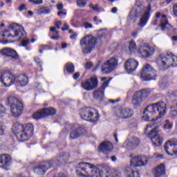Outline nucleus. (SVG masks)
Returning a JSON list of instances; mask_svg holds the SVG:
<instances>
[{"mask_svg":"<svg viewBox=\"0 0 177 177\" xmlns=\"http://www.w3.org/2000/svg\"><path fill=\"white\" fill-rule=\"evenodd\" d=\"M76 174L80 177H111L109 171H103L97 167L89 163L82 162L76 166Z\"/></svg>","mask_w":177,"mask_h":177,"instance_id":"f257e3e1","label":"nucleus"},{"mask_svg":"<svg viewBox=\"0 0 177 177\" xmlns=\"http://www.w3.org/2000/svg\"><path fill=\"white\" fill-rule=\"evenodd\" d=\"M167 113V106L165 102H160L156 104H152L146 107L144 111V121H157L158 118H161Z\"/></svg>","mask_w":177,"mask_h":177,"instance_id":"f03ea898","label":"nucleus"},{"mask_svg":"<svg viewBox=\"0 0 177 177\" xmlns=\"http://www.w3.org/2000/svg\"><path fill=\"white\" fill-rule=\"evenodd\" d=\"M2 37L10 38H16L17 41H21L22 46H27L30 40L26 39L27 33L24 31V28L21 26H18L17 24H11L9 26V29L6 30L1 35Z\"/></svg>","mask_w":177,"mask_h":177,"instance_id":"7ed1b4c3","label":"nucleus"},{"mask_svg":"<svg viewBox=\"0 0 177 177\" xmlns=\"http://www.w3.org/2000/svg\"><path fill=\"white\" fill-rule=\"evenodd\" d=\"M12 131L18 140L26 142L34 135V125L30 123L23 125L19 122H15L12 126Z\"/></svg>","mask_w":177,"mask_h":177,"instance_id":"20e7f679","label":"nucleus"},{"mask_svg":"<svg viewBox=\"0 0 177 177\" xmlns=\"http://www.w3.org/2000/svg\"><path fill=\"white\" fill-rule=\"evenodd\" d=\"M133 8L141 12V13H142L140 18V23L138 24V26L140 27H145V26L147 24L149 19H150L151 4L149 3L148 5V7H145V6H143V1L140 0H137Z\"/></svg>","mask_w":177,"mask_h":177,"instance_id":"39448f33","label":"nucleus"},{"mask_svg":"<svg viewBox=\"0 0 177 177\" xmlns=\"http://www.w3.org/2000/svg\"><path fill=\"white\" fill-rule=\"evenodd\" d=\"M6 104L10 107L12 117H20L23 113V102L15 96H9L6 100Z\"/></svg>","mask_w":177,"mask_h":177,"instance_id":"423d86ee","label":"nucleus"},{"mask_svg":"<svg viewBox=\"0 0 177 177\" xmlns=\"http://www.w3.org/2000/svg\"><path fill=\"white\" fill-rule=\"evenodd\" d=\"M156 63L158 66H162L165 68L177 67V55L172 54V53L160 55L158 57Z\"/></svg>","mask_w":177,"mask_h":177,"instance_id":"0eeeda50","label":"nucleus"},{"mask_svg":"<svg viewBox=\"0 0 177 177\" xmlns=\"http://www.w3.org/2000/svg\"><path fill=\"white\" fill-rule=\"evenodd\" d=\"M96 37L92 35H87L80 39V44L82 46V53L89 55L96 46Z\"/></svg>","mask_w":177,"mask_h":177,"instance_id":"6e6552de","label":"nucleus"},{"mask_svg":"<svg viewBox=\"0 0 177 177\" xmlns=\"http://www.w3.org/2000/svg\"><path fill=\"white\" fill-rule=\"evenodd\" d=\"M80 117L82 120L85 121H89V122H93V124H96L100 118L99 115V111L95 108L86 107L83 108L80 111Z\"/></svg>","mask_w":177,"mask_h":177,"instance_id":"1a4fd4ad","label":"nucleus"},{"mask_svg":"<svg viewBox=\"0 0 177 177\" xmlns=\"http://www.w3.org/2000/svg\"><path fill=\"white\" fill-rule=\"evenodd\" d=\"M149 128H153L149 133H148V137L151 139L153 145L157 146L158 147L162 145L163 139L161 136H160V124H151V123L147 125L145 131H147Z\"/></svg>","mask_w":177,"mask_h":177,"instance_id":"9d476101","label":"nucleus"},{"mask_svg":"<svg viewBox=\"0 0 177 177\" xmlns=\"http://www.w3.org/2000/svg\"><path fill=\"white\" fill-rule=\"evenodd\" d=\"M156 19L153 22H152L153 26H157L158 19L160 21V27L162 31H168L169 34H176V28H174L172 25L169 24L168 22V19H167V15H162L161 16V13L158 12L156 16Z\"/></svg>","mask_w":177,"mask_h":177,"instance_id":"9b49d317","label":"nucleus"},{"mask_svg":"<svg viewBox=\"0 0 177 177\" xmlns=\"http://www.w3.org/2000/svg\"><path fill=\"white\" fill-rule=\"evenodd\" d=\"M157 72L151 67V65L146 64L141 71L140 78L142 81L156 80Z\"/></svg>","mask_w":177,"mask_h":177,"instance_id":"f8f14e48","label":"nucleus"},{"mask_svg":"<svg viewBox=\"0 0 177 177\" xmlns=\"http://www.w3.org/2000/svg\"><path fill=\"white\" fill-rule=\"evenodd\" d=\"M134 114L133 109L128 107L120 108L116 110L115 113V117L120 120H128L133 117Z\"/></svg>","mask_w":177,"mask_h":177,"instance_id":"ddd939ff","label":"nucleus"},{"mask_svg":"<svg viewBox=\"0 0 177 177\" xmlns=\"http://www.w3.org/2000/svg\"><path fill=\"white\" fill-rule=\"evenodd\" d=\"M164 149L168 156H177V140L173 138L167 140L164 145Z\"/></svg>","mask_w":177,"mask_h":177,"instance_id":"4468645a","label":"nucleus"},{"mask_svg":"<svg viewBox=\"0 0 177 177\" xmlns=\"http://www.w3.org/2000/svg\"><path fill=\"white\" fill-rule=\"evenodd\" d=\"M156 52L153 47L150 46L149 44L140 45L138 50V53L140 57L147 58L153 56Z\"/></svg>","mask_w":177,"mask_h":177,"instance_id":"2eb2a0df","label":"nucleus"},{"mask_svg":"<svg viewBox=\"0 0 177 177\" xmlns=\"http://www.w3.org/2000/svg\"><path fill=\"white\" fill-rule=\"evenodd\" d=\"M98 85L97 78L95 77H91L90 79H87L81 83L82 88L87 92L96 89Z\"/></svg>","mask_w":177,"mask_h":177,"instance_id":"dca6fc26","label":"nucleus"},{"mask_svg":"<svg viewBox=\"0 0 177 177\" xmlns=\"http://www.w3.org/2000/svg\"><path fill=\"white\" fill-rule=\"evenodd\" d=\"M118 66V59L115 57H111L107 60L102 68V72L103 74H109L113 71L115 67Z\"/></svg>","mask_w":177,"mask_h":177,"instance_id":"f3484780","label":"nucleus"},{"mask_svg":"<svg viewBox=\"0 0 177 177\" xmlns=\"http://www.w3.org/2000/svg\"><path fill=\"white\" fill-rule=\"evenodd\" d=\"M66 129H71L70 133L71 139H77L79 136H81L84 133V129L80 125L75 124L73 125L66 124L65 126Z\"/></svg>","mask_w":177,"mask_h":177,"instance_id":"a211bd4d","label":"nucleus"},{"mask_svg":"<svg viewBox=\"0 0 177 177\" xmlns=\"http://www.w3.org/2000/svg\"><path fill=\"white\" fill-rule=\"evenodd\" d=\"M55 164L52 160H47L41 162L39 165L33 169V172L38 175H44L48 169L53 167Z\"/></svg>","mask_w":177,"mask_h":177,"instance_id":"6ab92c4d","label":"nucleus"},{"mask_svg":"<svg viewBox=\"0 0 177 177\" xmlns=\"http://www.w3.org/2000/svg\"><path fill=\"white\" fill-rule=\"evenodd\" d=\"M12 156L9 154H1L0 155V168L9 171L12 166Z\"/></svg>","mask_w":177,"mask_h":177,"instance_id":"aec40b11","label":"nucleus"},{"mask_svg":"<svg viewBox=\"0 0 177 177\" xmlns=\"http://www.w3.org/2000/svg\"><path fill=\"white\" fill-rule=\"evenodd\" d=\"M15 75L13 73L9 71H4L2 73L1 83L3 84L4 86H12L15 84Z\"/></svg>","mask_w":177,"mask_h":177,"instance_id":"412c9836","label":"nucleus"},{"mask_svg":"<svg viewBox=\"0 0 177 177\" xmlns=\"http://www.w3.org/2000/svg\"><path fill=\"white\" fill-rule=\"evenodd\" d=\"M147 158L145 156H134L130 160V167H145L147 164Z\"/></svg>","mask_w":177,"mask_h":177,"instance_id":"4be33fe9","label":"nucleus"},{"mask_svg":"<svg viewBox=\"0 0 177 177\" xmlns=\"http://www.w3.org/2000/svg\"><path fill=\"white\" fill-rule=\"evenodd\" d=\"M124 70L128 73V74H132L133 71H136L138 66H139V62L133 59H129L124 62Z\"/></svg>","mask_w":177,"mask_h":177,"instance_id":"5701e85b","label":"nucleus"},{"mask_svg":"<svg viewBox=\"0 0 177 177\" xmlns=\"http://www.w3.org/2000/svg\"><path fill=\"white\" fill-rule=\"evenodd\" d=\"M140 143V140L136 137H133L126 141L124 144V147L128 149V150H133L139 146Z\"/></svg>","mask_w":177,"mask_h":177,"instance_id":"b1692460","label":"nucleus"},{"mask_svg":"<svg viewBox=\"0 0 177 177\" xmlns=\"http://www.w3.org/2000/svg\"><path fill=\"white\" fill-rule=\"evenodd\" d=\"M0 53L3 56H7V57H11L12 59H15V60H17L19 59V54L16 50L9 48H5L1 50Z\"/></svg>","mask_w":177,"mask_h":177,"instance_id":"393cba45","label":"nucleus"},{"mask_svg":"<svg viewBox=\"0 0 177 177\" xmlns=\"http://www.w3.org/2000/svg\"><path fill=\"white\" fill-rule=\"evenodd\" d=\"M15 82L21 86H26L28 84V77L26 75H15Z\"/></svg>","mask_w":177,"mask_h":177,"instance_id":"a878e982","label":"nucleus"},{"mask_svg":"<svg viewBox=\"0 0 177 177\" xmlns=\"http://www.w3.org/2000/svg\"><path fill=\"white\" fill-rule=\"evenodd\" d=\"M70 158V154L68 153L62 152L59 156L57 157V161L55 159H53L52 161L54 164L53 167H56L59 162H63V161H67Z\"/></svg>","mask_w":177,"mask_h":177,"instance_id":"bb28decb","label":"nucleus"},{"mask_svg":"<svg viewBox=\"0 0 177 177\" xmlns=\"http://www.w3.org/2000/svg\"><path fill=\"white\" fill-rule=\"evenodd\" d=\"M113 149H114V147L110 141H105L101 143L99 147L100 151H102V153H109V151H111Z\"/></svg>","mask_w":177,"mask_h":177,"instance_id":"cd10ccee","label":"nucleus"},{"mask_svg":"<svg viewBox=\"0 0 177 177\" xmlns=\"http://www.w3.org/2000/svg\"><path fill=\"white\" fill-rule=\"evenodd\" d=\"M154 177H165V165L160 164L153 171Z\"/></svg>","mask_w":177,"mask_h":177,"instance_id":"c85d7f7f","label":"nucleus"},{"mask_svg":"<svg viewBox=\"0 0 177 177\" xmlns=\"http://www.w3.org/2000/svg\"><path fill=\"white\" fill-rule=\"evenodd\" d=\"M140 93H138V91L135 93L134 95L133 96V99L131 101V103L135 107H138L140 106L142 104V102H143V98L142 95H140Z\"/></svg>","mask_w":177,"mask_h":177,"instance_id":"c756f323","label":"nucleus"},{"mask_svg":"<svg viewBox=\"0 0 177 177\" xmlns=\"http://www.w3.org/2000/svg\"><path fill=\"white\" fill-rule=\"evenodd\" d=\"M93 97L96 100H103V97H104V90L100 88L97 90L94 91Z\"/></svg>","mask_w":177,"mask_h":177,"instance_id":"7c9ffc66","label":"nucleus"},{"mask_svg":"<svg viewBox=\"0 0 177 177\" xmlns=\"http://www.w3.org/2000/svg\"><path fill=\"white\" fill-rule=\"evenodd\" d=\"M125 172H126L127 177H140V174H139V171H135L131 169V167L126 168Z\"/></svg>","mask_w":177,"mask_h":177,"instance_id":"2f4dec72","label":"nucleus"},{"mask_svg":"<svg viewBox=\"0 0 177 177\" xmlns=\"http://www.w3.org/2000/svg\"><path fill=\"white\" fill-rule=\"evenodd\" d=\"M169 114L171 118H177V100L173 101Z\"/></svg>","mask_w":177,"mask_h":177,"instance_id":"473e14b6","label":"nucleus"},{"mask_svg":"<svg viewBox=\"0 0 177 177\" xmlns=\"http://www.w3.org/2000/svg\"><path fill=\"white\" fill-rule=\"evenodd\" d=\"M138 93H140V96L142 97V99L148 97L151 94V89L150 88H144L141 91H137Z\"/></svg>","mask_w":177,"mask_h":177,"instance_id":"72a5a7b5","label":"nucleus"},{"mask_svg":"<svg viewBox=\"0 0 177 177\" xmlns=\"http://www.w3.org/2000/svg\"><path fill=\"white\" fill-rule=\"evenodd\" d=\"M43 111L46 117L47 115H54V114H56V109L53 107L43 109Z\"/></svg>","mask_w":177,"mask_h":177,"instance_id":"f704fd0d","label":"nucleus"},{"mask_svg":"<svg viewBox=\"0 0 177 177\" xmlns=\"http://www.w3.org/2000/svg\"><path fill=\"white\" fill-rule=\"evenodd\" d=\"M44 117H46L45 113L44 112V109H41L33 113V118L35 120H40V118H44Z\"/></svg>","mask_w":177,"mask_h":177,"instance_id":"c9c22d12","label":"nucleus"},{"mask_svg":"<svg viewBox=\"0 0 177 177\" xmlns=\"http://www.w3.org/2000/svg\"><path fill=\"white\" fill-rule=\"evenodd\" d=\"M142 13L139 10H137L136 8H133L131 11L130 12L129 16L131 19H137V17H139V14Z\"/></svg>","mask_w":177,"mask_h":177,"instance_id":"e433bc0d","label":"nucleus"},{"mask_svg":"<svg viewBox=\"0 0 177 177\" xmlns=\"http://www.w3.org/2000/svg\"><path fill=\"white\" fill-rule=\"evenodd\" d=\"M65 68L67 71V73H74V64H73V63L71 62H68L65 65Z\"/></svg>","mask_w":177,"mask_h":177,"instance_id":"4c0bfd02","label":"nucleus"},{"mask_svg":"<svg viewBox=\"0 0 177 177\" xmlns=\"http://www.w3.org/2000/svg\"><path fill=\"white\" fill-rule=\"evenodd\" d=\"M174 127V123L171 122L169 120H166L165 124L163 126L164 129H172Z\"/></svg>","mask_w":177,"mask_h":177,"instance_id":"58836bf2","label":"nucleus"},{"mask_svg":"<svg viewBox=\"0 0 177 177\" xmlns=\"http://www.w3.org/2000/svg\"><path fill=\"white\" fill-rule=\"evenodd\" d=\"M129 49L130 52H135V50H136V43L133 41H129Z\"/></svg>","mask_w":177,"mask_h":177,"instance_id":"ea45409f","label":"nucleus"},{"mask_svg":"<svg viewBox=\"0 0 177 177\" xmlns=\"http://www.w3.org/2000/svg\"><path fill=\"white\" fill-rule=\"evenodd\" d=\"M159 85H160L161 89H165V88H167V78L162 79L160 81Z\"/></svg>","mask_w":177,"mask_h":177,"instance_id":"a19ab883","label":"nucleus"},{"mask_svg":"<svg viewBox=\"0 0 177 177\" xmlns=\"http://www.w3.org/2000/svg\"><path fill=\"white\" fill-rule=\"evenodd\" d=\"M76 3L79 8H85L86 6V1L85 0H77Z\"/></svg>","mask_w":177,"mask_h":177,"instance_id":"79ce46f5","label":"nucleus"},{"mask_svg":"<svg viewBox=\"0 0 177 177\" xmlns=\"http://www.w3.org/2000/svg\"><path fill=\"white\" fill-rule=\"evenodd\" d=\"M5 129H6V126L0 122V136H2L5 133Z\"/></svg>","mask_w":177,"mask_h":177,"instance_id":"37998d69","label":"nucleus"},{"mask_svg":"<svg viewBox=\"0 0 177 177\" xmlns=\"http://www.w3.org/2000/svg\"><path fill=\"white\" fill-rule=\"evenodd\" d=\"M67 15V11L66 10H63L62 11H59L57 12V16H60V19H64V16Z\"/></svg>","mask_w":177,"mask_h":177,"instance_id":"c03bdc74","label":"nucleus"},{"mask_svg":"<svg viewBox=\"0 0 177 177\" xmlns=\"http://www.w3.org/2000/svg\"><path fill=\"white\" fill-rule=\"evenodd\" d=\"M142 31V29L138 28L136 30H134L132 33L131 35L133 38H136L138 37V34H139Z\"/></svg>","mask_w":177,"mask_h":177,"instance_id":"a18cd8bd","label":"nucleus"},{"mask_svg":"<svg viewBox=\"0 0 177 177\" xmlns=\"http://www.w3.org/2000/svg\"><path fill=\"white\" fill-rule=\"evenodd\" d=\"M46 49H49L48 45H41L39 52V53H42V52H44V50H46Z\"/></svg>","mask_w":177,"mask_h":177,"instance_id":"49530a36","label":"nucleus"},{"mask_svg":"<svg viewBox=\"0 0 177 177\" xmlns=\"http://www.w3.org/2000/svg\"><path fill=\"white\" fill-rule=\"evenodd\" d=\"M91 9H93V10H95V12H100L99 10V5L96 4L95 6L93 3L90 4Z\"/></svg>","mask_w":177,"mask_h":177,"instance_id":"de8ad7c7","label":"nucleus"},{"mask_svg":"<svg viewBox=\"0 0 177 177\" xmlns=\"http://www.w3.org/2000/svg\"><path fill=\"white\" fill-rule=\"evenodd\" d=\"M29 2H32L35 5H42L44 3V1L42 0H28Z\"/></svg>","mask_w":177,"mask_h":177,"instance_id":"09e8293b","label":"nucleus"},{"mask_svg":"<svg viewBox=\"0 0 177 177\" xmlns=\"http://www.w3.org/2000/svg\"><path fill=\"white\" fill-rule=\"evenodd\" d=\"M40 13H45L46 15H49L50 10L46 8H43L39 10Z\"/></svg>","mask_w":177,"mask_h":177,"instance_id":"8fccbe9b","label":"nucleus"},{"mask_svg":"<svg viewBox=\"0 0 177 177\" xmlns=\"http://www.w3.org/2000/svg\"><path fill=\"white\" fill-rule=\"evenodd\" d=\"M35 62L37 63L39 67H42V62H41V59H39V57H35Z\"/></svg>","mask_w":177,"mask_h":177,"instance_id":"3c124183","label":"nucleus"},{"mask_svg":"<svg viewBox=\"0 0 177 177\" xmlns=\"http://www.w3.org/2000/svg\"><path fill=\"white\" fill-rule=\"evenodd\" d=\"M109 84H110V80H106L105 81L102 86H101V89L104 90L106 89V88H107V86H109Z\"/></svg>","mask_w":177,"mask_h":177,"instance_id":"603ef678","label":"nucleus"},{"mask_svg":"<svg viewBox=\"0 0 177 177\" xmlns=\"http://www.w3.org/2000/svg\"><path fill=\"white\" fill-rule=\"evenodd\" d=\"M5 108L3 107V106L0 105V117L3 116V114H5Z\"/></svg>","mask_w":177,"mask_h":177,"instance_id":"864d4df0","label":"nucleus"},{"mask_svg":"<svg viewBox=\"0 0 177 177\" xmlns=\"http://www.w3.org/2000/svg\"><path fill=\"white\" fill-rule=\"evenodd\" d=\"M19 12H23V10H27V7L26 4H21L19 8Z\"/></svg>","mask_w":177,"mask_h":177,"instance_id":"5fc2aeb1","label":"nucleus"},{"mask_svg":"<svg viewBox=\"0 0 177 177\" xmlns=\"http://www.w3.org/2000/svg\"><path fill=\"white\" fill-rule=\"evenodd\" d=\"M84 26L85 27L86 29L92 28V27H93V26H92L91 24L88 23V22H84Z\"/></svg>","mask_w":177,"mask_h":177,"instance_id":"6e6d98bb","label":"nucleus"},{"mask_svg":"<svg viewBox=\"0 0 177 177\" xmlns=\"http://www.w3.org/2000/svg\"><path fill=\"white\" fill-rule=\"evenodd\" d=\"M93 21H95V24H100L102 19H99L97 17H94Z\"/></svg>","mask_w":177,"mask_h":177,"instance_id":"4d7b16f0","label":"nucleus"},{"mask_svg":"<svg viewBox=\"0 0 177 177\" xmlns=\"http://www.w3.org/2000/svg\"><path fill=\"white\" fill-rule=\"evenodd\" d=\"M64 28H62V31H66L67 30H68L69 26L68 24H67V23H64Z\"/></svg>","mask_w":177,"mask_h":177,"instance_id":"13d9d810","label":"nucleus"},{"mask_svg":"<svg viewBox=\"0 0 177 177\" xmlns=\"http://www.w3.org/2000/svg\"><path fill=\"white\" fill-rule=\"evenodd\" d=\"M60 26H62V21H57L55 23V27L57 28V30H60Z\"/></svg>","mask_w":177,"mask_h":177,"instance_id":"bf43d9fd","label":"nucleus"},{"mask_svg":"<svg viewBox=\"0 0 177 177\" xmlns=\"http://www.w3.org/2000/svg\"><path fill=\"white\" fill-rule=\"evenodd\" d=\"M173 11L176 17H177V3L174 6Z\"/></svg>","mask_w":177,"mask_h":177,"instance_id":"052dcab7","label":"nucleus"},{"mask_svg":"<svg viewBox=\"0 0 177 177\" xmlns=\"http://www.w3.org/2000/svg\"><path fill=\"white\" fill-rule=\"evenodd\" d=\"M93 66V64H92V62H87L86 64V68H92V66Z\"/></svg>","mask_w":177,"mask_h":177,"instance_id":"680f3d73","label":"nucleus"},{"mask_svg":"<svg viewBox=\"0 0 177 177\" xmlns=\"http://www.w3.org/2000/svg\"><path fill=\"white\" fill-rule=\"evenodd\" d=\"M63 8H64L63 3H60L57 6V8L58 9V10H59V12L63 10Z\"/></svg>","mask_w":177,"mask_h":177,"instance_id":"e2e57ef3","label":"nucleus"},{"mask_svg":"<svg viewBox=\"0 0 177 177\" xmlns=\"http://www.w3.org/2000/svg\"><path fill=\"white\" fill-rule=\"evenodd\" d=\"M80 73L79 72H77L76 73H75L74 75H73V78L75 79V80H78V78H80Z\"/></svg>","mask_w":177,"mask_h":177,"instance_id":"0e129e2a","label":"nucleus"},{"mask_svg":"<svg viewBox=\"0 0 177 177\" xmlns=\"http://www.w3.org/2000/svg\"><path fill=\"white\" fill-rule=\"evenodd\" d=\"M77 32H74L73 34H72L70 37L71 39H75V38H77Z\"/></svg>","mask_w":177,"mask_h":177,"instance_id":"69168bd1","label":"nucleus"},{"mask_svg":"<svg viewBox=\"0 0 177 177\" xmlns=\"http://www.w3.org/2000/svg\"><path fill=\"white\" fill-rule=\"evenodd\" d=\"M118 10V9L116 7H114L112 8L111 12L113 13H117Z\"/></svg>","mask_w":177,"mask_h":177,"instance_id":"338daca9","label":"nucleus"},{"mask_svg":"<svg viewBox=\"0 0 177 177\" xmlns=\"http://www.w3.org/2000/svg\"><path fill=\"white\" fill-rule=\"evenodd\" d=\"M172 41H174L175 42H177V36H173L171 37Z\"/></svg>","mask_w":177,"mask_h":177,"instance_id":"774afa93","label":"nucleus"}]
</instances>
